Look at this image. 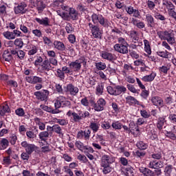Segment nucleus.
Masks as SVG:
<instances>
[{"instance_id": "nucleus-1", "label": "nucleus", "mask_w": 176, "mask_h": 176, "mask_svg": "<svg viewBox=\"0 0 176 176\" xmlns=\"http://www.w3.org/2000/svg\"><path fill=\"white\" fill-rule=\"evenodd\" d=\"M91 19L94 24L91 22H89L88 25L92 34V36H94L95 39H101V38H102V30L100 29V26L98 25L94 24H98L99 23L102 27L107 28L111 23L108 19H105V17L100 14H97L96 13H93L91 16Z\"/></svg>"}, {"instance_id": "nucleus-2", "label": "nucleus", "mask_w": 176, "mask_h": 176, "mask_svg": "<svg viewBox=\"0 0 176 176\" xmlns=\"http://www.w3.org/2000/svg\"><path fill=\"white\" fill-rule=\"evenodd\" d=\"M66 116L68 118H70V120L74 122V123H78L82 120V119H86V118H90V113L89 111H83L82 110H79L77 113L69 110L68 112L66 113Z\"/></svg>"}, {"instance_id": "nucleus-3", "label": "nucleus", "mask_w": 176, "mask_h": 176, "mask_svg": "<svg viewBox=\"0 0 176 176\" xmlns=\"http://www.w3.org/2000/svg\"><path fill=\"white\" fill-rule=\"evenodd\" d=\"M157 35L161 41H166L169 45H174L176 42L173 30L158 31Z\"/></svg>"}, {"instance_id": "nucleus-4", "label": "nucleus", "mask_w": 176, "mask_h": 176, "mask_svg": "<svg viewBox=\"0 0 176 176\" xmlns=\"http://www.w3.org/2000/svg\"><path fill=\"white\" fill-rule=\"evenodd\" d=\"M113 158L111 155H104L102 157V162L100 163L101 170L104 175L109 174L112 172V166L111 165L113 163Z\"/></svg>"}, {"instance_id": "nucleus-5", "label": "nucleus", "mask_w": 176, "mask_h": 176, "mask_svg": "<svg viewBox=\"0 0 176 176\" xmlns=\"http://www.w3.org/2000/svg\"><path fill=\"white\" fill-rule=\"evenodd\" d=\"M129 43L126 41V39L123 38V37L118 38V43H116L113 46V49L115 52L118 53H120L121 54H127L129 53Z\"/></svg>"}, {"instance_id": "nucleus-6", "label": "nucleus", "mask_w": 176, "mask_h": 176, "mask_svg": "<svg viewBox=\"0 0 176 176\" xmlns=\"http://www.w3.org/2000/svg\"><path fill=\"white\" fill-rule=\"evenodd\" d=\"M129 126L130 128L126 125H123L120 121H114L111 124V127H113L114 130H122V129H123L124 131H129V130H131V133H133V131H140L137 124L131 122ZM132 130L133 131H131Z\"/></svg>"}, {"instance_id": "nucleus-7", "label": "nucleus", "mask_w": 176, "mask_h": 176, "mask_svg": "<svg viewBox=\"0 0 176 176\" xmlns=\"http://www.w3.org/2000/svg\"><path fill=\"white\" fill-rule=\"evenodd\" d=\"M82 64L83 67H86L87 65V59H86L85 56H80L75 61L71 62L69 64V67L72 71H74V72H79L80 69H82Z\"/></svg>"}, {"instance_id": "nucleus-8", "label": "nucleus", "mask_w": 176, "mask_h": 176, "mask_svg": "<svg viewBox=\"0 0 176 176\" xmlns=\"http://www.w3.org/2000/svg\"><path fill=\"white\" fill-rule=\"evenodd\" d=\"M107 90L111 96H120L127 91V89L123 85H116L115 87L108 86Z\"/></svg>"}, {"instance_id": "nucleus-9", "label": "nucleus", "mask_w": 176, "mask_h": 176, "mask_svg": "<svg viewBox=\"0 0 176 176\" xmlns=\"http://www.w3.org/2000/svg\"><path fill=\"white\" fill-rule=\"evenodd\" d=\"M40 140H41V142H40L41 152L43 153H46V152H50V148L49 147V143H47V138L49 137V133H40L39 134Z\"/></svg>"}, {"instance_id": "nucleus-10", "label": "nucleus", "mask_w": 176, "mask_h": 176, "mask_svg": "<svg viewBox=\"0 0 176 176\" xmlns=\"http://www.w3.org/2000/svg\"><path fill=\"white\" fill-rule=\"evenodd\" d=\"M50 94V91L47 89H42L41 91H36L34 93V96H35L36 98L38 101H47L49 100V95Z\"/></svg>"}, {"instance_id": "nucleus-11", "label": "nucleus", "mask_w": 176, "mask_h": 176, "mask_svg": "<svg viewBox=\"0 0 176 176\" xmlns=\"http://www.w3.org/2000/svg\"><path fill=\"white\" fill-rule=\"evenodd\" d=\"M53 68L54 67H52L49 60L46 59L43 61L41 65H40V67H38V70L41 74H46L47 75V72H49V71H52Z\"/></svg>"}, {"instance_id": "nucleus-12", "label": "nucleus", "mask_w": 176, "mask_h": 176, "mask_svg": "<svg viewBox=\"0 0 176 176\" xmlns=\"http://www.w3.org/2000/svg\"><path fill=\"white\" fill-rule=\"evenodd\" d=\"M100 57H102L103 60H107L109 63H115V61L118 60L116 54H112L108 51H102L100 52Z\"/></svg>"}, {"instance_id": "nucleus-13", "label": "nucleus", "mask_w": 176, "mask_h": 176, "mask_svg": "<svg viewBox=\"0 0 176 176\" xmlns=\"http://www.w3.org/2000/svg\"><path fill=\"white\" fill-rule=\"evenodd\" d=\"M65 91L69 94L70 96H75L79 93V88L74 85L72 83H69L64 87Z\"/></svg>"}, {"instance_id": "nucleus-14", "label": "nucleus", "mask_w": 176, "mask_h": 176, "mask_svg": "<svg viewBox=\"0 0 176 176\" xmlns=\"http://www.w3.org/2000/svg\"><path fill=\"white\" fill-rule=\"evenodd\" d=\"M27 3L25 2L22 1L17 4L16 6L14 8V12L15 14H25L27 12Z\"/></svg>"}, {"instance_id": "nucleus-15", "label": "nucleus", "mask_w": 176, "mask_h": 176, "mask_svg": "<svg viewBox=\"0 0 176 176\" xmlns=\"http://www.w3.org/2000/svg\"><path fill=\"white\" fill-rule=\"evenodd\" d=\"M105 105H107V100L102 98H100L97 100L94 109L96 112H102L105 108Z\"/></svg>"}, {"instance_id": "nucleus-16", "label": "nucleus", "mask_w": 176, "mask_h": 176, "mask_svg": "<svg viewBox=\"0 0 176 176\" xmlns=\"http://www.w3.org/2000/svg\"><path fill=\"white\" fill-rule=\"evenodd\" d=\"M125 10L128 14L130 16H133V17H135V19L141 18V13L138 9H134V7L132 6H129L125 8Z\"/></svg>"}, {"instance_id": "nucleus-17", "label": "nucleus", "mask_w": 176, "mask_h": 176, "mask_svg": "<svg viewBox=\"0 0 176 176\" xmlns=\"http://www.w3.org/2000/svg\"><path fill=\"white\" fill-rule=\"evenodd\" d=\"M22 148H24L26 153H29L30 155H32V153L36 151V146L32 144H28V142L23 141L21 144Z\"/></svg>"}, {"instance_id": "nucleus-18", "label": "nucleus", "mask_w": 176, "mask_h": 176, "mask_svg": "<svg viewBox=\"0 0 176 176\" xmlns=\"http://www.w3.org/2000/svg\"><path fill=\"white\" fill-rule=\"evenodd\" d=\"M164 176H175L176 168L172 164H166L164 168Z\"/></svg>"}, {"instance_id": "nucleus-19", "label": "nucleus", "mask_w": 176, "mask_h": 176, "mask_svg": "<svg viewBox=\"0 0 176 176\" xmlns=\"http://www.w3.org/2000/svg\"><path fill=\"white\" fill-rule=\"evenodd\" d=\"M164 167V162L162 160H153L150 161L148 164V168L153 170L155 168H163Z\"/></svg>"}, {"instance_id": "nucleus-20", "label": "nucleus", "mask_w": 176, "mask_h": 176, "mask_svg": "<svg viewBox=\"0 0 176 176\" xmlns=\"http://www.w3.org/2000/svg\"><path fill=\"white\" fill-rule=\"evenodd\" d=\"M64 9L67 12V10H69V14H68L69 19L70 17V19H72V20L73 21L78 20V16H79V13L78 12V11H76V10H75V8H69L68 6H65Z\"/></svg>"}, {"instance_id": "nucleus-21", "label": "nucleus", "mask_w": 176, "mask_h": 176, "mask_svg": "<svg viewBox=\"0 0 176 176\" xmlns=\"http://www.w3.org/2000/svg\"><path fill=\"white\" fill-rule=\"evenodd\" d=\"M34 21H36L39 25H43V27H50V19L48 17L45 18H35Z\"/></svg>"}, {"instance_id": "nucleus-22", "label": "nucleus", "mask_w": 176, "mask_h": 176, "mask_svg": "<svg viewBox=\"0 0 176 176\" xmlns=\"http://www.w3.org/2000/svg\"><path fill=\"white\" fill-rule=\"evenodd\" d=\"M126 103L131 107H134V105H140V101L135 98L131 96H128L125 98Z\"/></svg>"}, {"instance_id": "nucleus-23", "label": "nucleus", "mask_w": 176, "mask_h": 176, "mask_svg": "<svg viewBox=\"0 0 176 176\" xmlns=\"http://www.w3.org/2000/svg\"><path fill=\"white\" fill-rule=\"evenodd\" d=\"M146 21L147 23V27L149 28H153V27L156 25L155 18H153V16L151 14H146Z\"/></svg>"}, {"instance_id": "nucleus-24", "label": "nucleus", "mask_w": 176, "mask_h": 176, "mask_svg": "<svg viewBox=\"0 0 176 176\" xmlns=\"http://www.w3.org/2000/svg\"><path fill=\"white\" fill-rule=\"evenodd\" d=\"M151 102L155 106V107H164V103L163 102V99L159 96H154L151 99Z\"/></svg>"}, {"instance_id": "nucleus-25", "label": "nucleus", "mask_w": 176, "mask_h": 176, "mask_svg": "<svg viewBox=\"0 0 176 176\" xmlns=\"http://www.w3.org/2000/svg\"><path fill=\"white\" fill-rule=\"evenodd\" d=\"M157 74L156 72L152 71L151 73L149 75H146L144 76L142 78V80H143V82H153V80H155V78H156L157 76Z\"/></svg>"}, {"instance_id": "nucleus-26", "label": "nucleus", "mask_w": 176, "mask_h": 176, "mask_svg": "<svg viewBox=\"0 0 176 176\" xmlns=\"http://www.w3.org/2000/svg\"><path fill=\"white\" fill-rule=\"evenodd\" d=\"M3 60L7 61L8 63H10V61H13V56L10 53L9 50H6L3 51L2 54Z\"/></svg>"}, {"instance_id": "nucleus-27", "label": "nucleus", "mask_w": 176, "mask_h": 176, "mask_svg": "<svg viewBox=\"0 0 176 176\" xmlns=\"http://www.w3.org/2000/svg\"><path fill=\"white\" fill-rule=\"evenodd\" d=\"M35 7L38 12H43L46 9V4L43 0H36Z\"/></svg>"}, {"instance_id": "nucleus-28", "label": "nucleus", "mask_w": 176, "mask_h": 176, "mask_svg": "<svg viewBox=\"0 0 176 176\" xmlns=\"http://www.w3.org/2000/svg\"><path fill=\"white\" fill-rule=\"evenodd\" d=\"M40 108L43 111H45L46 112H49L50 113H53V114L60 113V110L52 109L45 104H41Z\"/></svg>"}, {"instance_id": "nucleus-29", "label": "nucleus", "mask_w": 176, "mask_h": 176, "mask_svg": "<svg viewBox=\"0 0 176 176\" xmlns=\"http://www.w3.org/2000/svg\"><path fill=\"white\" fill-rule=\"evenodd\" d=\"M131 23L133 25L137 27V28H139V30H142V28H145V23H144L143 21H140L138 19L132 18Z\"/></svg>"}, {"instance_id": "nucleus-30", "label": "nucleus", "mask_w": 176, "mask_h": 176, "mask_svg": "<svg viewBox=\"0 0 176 176\" xmlns=\"http://www.w3.org/2000/svg\"><path fill=\"white\" fill-rule=\"evenodd\" d=\"M162 5L166 8L168 13H170V12H172L173 10H175V6H174L171 1L168 0L164 1L162 3Z\"/></svg>"}, {"instance_id": "nucleus-31", "label": "nucleus", "mask_w": 176, "mask_h": 176, "mask_svg": "<svg viewBox=\"0 0 176 176\" xmlns=\"http://www.w3.org/2000/svg\"><path fill=\"white\" fill-rule=\"evenodd\" d=\"M140 173L144 176H153V170L146 167H141L139 168Z\"/></svg>"}, {"instance_id": "nucleus-32", "label": "nucleus", "mask_w": 176, "mask_h": 176, "mask_svg": "<svg viewBox=\"0 0 176 176\" xmlns=\"http://www.w3.org/2000/svg\"><path fill=\"white\" fill-rule=\"evenodd\" d=\"M11 110L10 107H9V105L5 104L0 106V116H5L6 113H10Z\"/></svg>"}, {"instance_id": "nucleus-33", "label": "nucleus", "mask_w": 176, "mask_h": 176, "mask_svg": "<svg viewBox=\"0 0 176 176\" xmlns=\"http://www.w3.org/2000/svg\"><path fill=\"white\" fill-rule=\"evenodd\" d=\"M54 46L55 47V49L60 52H64L65 50V45L61 41H55L54 42Z\"/></svg>"}, {"instance_id": "nucleus-34", "label": "nucleus", "mask_w": 176, "mask_h": 176, "mask_svg": "<svg viewBox=\"0 0 176 176\" xmlns=\"http://www.w3.org/2000/svg\"><path fill=\"white\" fill-rule=\"evenodd\" d=\"M74 145L76 148L78 149V151H80L81 152H84L85 153H86L85 149H87V146H85V144H83L82 142H80V140H76Z\"/></svg>"}, {"instance_id": "nucleus-35", "label": "nucleus", "mask_w": 176, "mask_h": 176, "mask_svg": "<svg viewBox=\"0 0 176 176\" xmlns=\"http://www.w3.org/2000/svg\"><path fill=\"white\" fill-rule=\"evenodd\" d=\"M156 53L157 56L162 57V58H171V53L168 52L167 50L158 51Z\"/></svg>"}, {"instance_id": "nucleus-36", "label": "nucleus", "mask_w": 176, "mask_h": 176, "mask_svg": "<svg viewBox=\"0 0 176 176\" xmlns=\"http://www.w3.org/2000/svg\"><path fill=\"white\" fill-rule=\"evenodd\" d=\"M143 42L144 45V51L146 53H147L148 55L152 54V48L151 47V43H149V41L144 39Z\"/></svg>"}, {"instance_id": "nucleus-37", "label": "nucleus", "mask_w": 176, "mask_h": 176, "mask_svg": "<svg viewBox=\"0 0 176 176\" xmlns=\"http://www.w3.org/2000/svg\"><path fill=\"white\" fill-rule=\"evenodd\" d=\"M171 68V65H162L159 67V72L160 74H164V75H167L168 74V71Z\"/></svg>"}, {"instance_id": "nucleus-38", "label": "nucleus", "mask_w": 176, "mask_h": 176, "mask_svg": "<svg viewBox=\"0 0 176 176\" xmlns=\"http://www.w3.org/2000/svg\"><path fill=\"white\" fill-rule=\"evenodd\" d=\"M9 146V140L6 138H3L0 141V151H5Z\"/></svg>"}, {"instance_id": "nucleus-39", "label": "nucleus", "mask_w": 176, "mask_h": 176, "mask_svg": "<svg viewBox=\"0 0 176 176\" xmlns=\"http://www.w3.org/2000/svg\"><path fill=\"white\" fill-rule=\"evenodd\" d=\"M136 146L138 149H140V151H145L146 149H148V144L144 142L143 141L138 142Z\"/></svg>"}, {"instance_id": "nucleus-40", "label": "nucleus", "mask_w": 176, "mask_h": 176, "mask_svg": "<svg viewBox=\"0 0 176 176\" xmlns=\"http://www.w3.org/2000/svg\"><path fill=\"white\" fill-rule=\"evenodd\" d=\"M104 94V84L100 83L96 86V94L97 96H102Z\"/></svg>"}, {"instance_id": "nucleus-41", "label": "nucleus", "mask_w": 176, "mask_h": 176, "mask_svg": "<svg viewBox=\"0 0 176 176\" xmlns=\"http://www.w3.org/2000/svg\"><path fill=\"white\" fill-rule=\"evenodd\" d=\"M62 108H71V101L67 100L65 96H61Z\"/></svg>"}, {"instance_id": "nucleus-42", "label": "nucleus", "mask_w": 176, "mask_h": 176, "mask_svg": "<svg viewBox=\"0 0 176 176\" xmlns=\"http://www.w3.org/2000/svg\"><path fill=\"white\" fill-rule=\"evenodd\" d=\"M135 68L131 65V64L129 63H124V74L126 75L127 72H131V71H134Z\"/></svg>"}, {"instance_id": "nucleus-43", "label": "nucleus", "mask_w": 176, "mask_h": 176, "mask_svg": "<svg viewBox=\"0 0 176 176\" xmlns=\"http://www.w3.org/2000/svg\"><path fill=\"white\" fill-rule=\"evenodd\" d=\"M14 42L16 49H23V46H24L23 38H16Z\"/></svg>"}, {"instance_id": "nucleus-44", "label": "nucleus", "mask_w": 176, "mask_h": 176, "mask_svg": "<svg viewBox=\"0 0 176 176\" xmlns=\"http://www.w3.org/2000/svg\"><path fill=\"white\" fill-rule=\"evenodd\" d=\"M34 121L36 123V124H38V129L40 130H45L46 125H45L44 123L41 122V118L36 117L34 119Z\"/></svg>"}, {"instance_id": "nucleus-45", "label": "nucleus", "mask_w": 176, "mask_h": 176, "mask_svg": "<svg viewBox=\"0 0 176 176\" xmlns=\"http://www.w3.org/2000/svg\"><path fill=\"white\" fill-rule=\"evenodd\" d=\"M95 67L98 71H104L107 68V64L102 62H98L95 63Z\"/></svg>"}, {"instance_id": "nucleus-46", "label": "nucleus", "mask_w": 176, "mask_h": 176, "mask_svg": "<svg viewBox=\"0 0 176 176\" xmlns=\"http://www.w3.org/2000/svg\"><path fill=\"white\" fill-rule=\"evenodd\" d=\"M151 159L159 161L162 159V157H163V155H162V152L159 151V152L153 153L151 155Z\"/></svg>"}, {"instance_id": "nucleus-47", "label": "nucleus", "mask_w": 176, "mask_h": 176, "mask_svg": "<svg viewBox=\"0 0 176 176\" xmlns=\"http://www.w3.org/2000/svg\"><path fill=\"white\" fill-rule=\"evenodd\" d=\"M54 109H56V111H60V108H62V100L61 96H59L54 102Z\"/></svg>"}, {"instance_id": "nucleus-48", "label": "nucleus", "mask_w": 176, "mask_h": 176, "mask_svg": "<svg viewBox=\"0 0 176 176\" xmlns=\"http://www.w3.org/2000/svg\"><path fill=\"white\" fill-rule=\"evenodd\" d=\"M63 171L65 173V174H68L69 176H74V171L71 169L69 165H65L63 167Z\"/></svg>"}, {"instance_id": "nucleus-49", "label": "nucleus", "mask_w": 176, "mask_h": 176, "mask_svg": "<svg viewBox=\"0 0 176 176\" xmlns=\"http://www.w3.org/2000/svg\"><path fill=\"white\" fill-rule=\"evenodd\" d=\"M164 123H166V119L164 118H160L157 123V129H159V130H162L163 129V126H164Z\"/></svg>"}, {"instance_id": "nucleus-50", "label": "nucleus", "mask_w": 176, "mask_h": 176, "mask_svg": "<svg viewBox=\"0 0 176 176\" xmlns=\"http://www.w3.org/2000/svg\"><path fill=\"white\" fill-rule=\"evenodd\" d=\"M76 10L78 12H80V13H83L85 12H87V7L86 6L82 4V3L77 5Z\"/></svg>"}, {"instance_id": "nucleus-51", "label": "nucleus", "mask_w": 176, "mask_h": 176, "mask_svg": "<svg viewBox=\"0 0 176 176\" xmlns=\"http://www.w3.org/2000/svg\"><path fill=\"white\" fill-rule=\"evenodd\" d=\"M129 36L133 39V41H138L139 34L138 32L135 30H131L129 34Z\"/></svg>"}, {"instance_id": "nucleus-52", "label": "nucleus", "mask_w": 176, "mask_h": 176, "mask_svg": "<svg viewBox=\"0 0 176 176\" xmlns=\"http://www.w3.org/2000/svg\"><path fill=\"white\" fill-rule=\"evenodd\" d=\"M135 157H139L140 159H142V157H145L146 155V152L143 151L142 150H137L134 153Z\"/></svg>"}, {"instance_id": "nucleus-53", "label": "nucleus", "mask_w": 176, "mask_h": 176, "mask_svg": "<svg viewBox=\"0 0 176 176\" xmlns=\"http://www.w3.org/2000/svg\"><path fill=\"white\" fill-rule=\"evenodd\" d=\"M57 14L63 18V20H67V21H69V15H68V13L65 12L57 11Z\"/></svg>"}, {"instance_id": "nucleus-54", "label": "nucleus", "mask_w": 176, "mask_h": 176, "mask_svg": "<svg viewBox=\"0 0 176 176\" xmlns=\"http://www.w3.org/2000/svg\"><path fill=\"white\" fill-rule=\"evenodd\" d=\"M154 17L156 20H160V21H166V16L160 12H156L154 14Z\"/></svg>"}, {"instance_id": "nucleus-55", "label": "nucleus", "mask_w": 176, "mask_h": 176, "mask_svg": "<svg viewBox=\"0 0 176 176\" xmlns=\"http://www.w3.org/2000/svg\"><path fill=\"white\" fill-rule=\"evenodd\" d=\"M25 113V111H24V109H23L22 107H19L15 110V114L19 118H23Z\"/></svg>"}, {"instance_id": "nucleus-56", "label": "nucleus", "mask_w": 176, "mask_h": 176, "mask_svg": "<svg viewBox=\"0 0 176 176\" xmlns=\"http://www.w3.org/2000/svg\"><path fill=\"white\" fill-rule=\"evenodd\" d=\"M8 86H10V87H13L14 90H16L17 89L19 84H17V82L13 80H10L7 81Z\"/></svg>"}, {"instance_id": "nucleus-57", "label": "nucleus", "mask_w": 176, "mask_h": 176, "mask_svg": "<svg viewBox=\"0 0 176 176\" xmlns=\"http://www.w3.org/2000/svg\"><path fill=\"white\" fill-rule=\"evenodd\" d=\"M56 75L58 78H60V80L65 79V73L60 69H57Z\"/></svg>"}, {"instance_id": "nucleus-58", "label": "nucleus", "mask_w": 176, "mask_h": 176, "mask_svg": "<svg viewBox=\"0 0 176 176\" xmlns=\"http://www.w3.org/2000/svg\"><path fill=\"white\" fill-rule=\"evenodd\" d=\"M65 28L67 34H72V32L75 31V29L72 27V25L70 23H67Z\"/></svg>"}, {"instance_id": "nucleus-59", "label": "nucleus", "mask_w": 176, "mask_h": 176, "mask_svg": "<svg viewBox=\"0 0 176 176\" xmlns=\"http://www.w3.org/2000/svg\"><path fill=\"white\" fill-rule=\"evenodd\" d=\"M8 141L11 145H15L17 142V136H16L15 134H12V135L9 137Z\"/></svg>"}, {"instance_id": "nucleus-60", "label": "nucleus", "mask_w": 176, "mask_h": 176, "mask_svg": "<svg viewBox=\"0 0 176 176\" xmlns=\"http://www.w3.org/2000/svg\"><path fill=\"white\" fill-rule=\"evenodd\" d=\"M43 78L37 76H33V85L43 83Z\"/></svg>"}, {"instance_id": "nucleus-61", "label": "nucleus", "mask_w": 176, "mask_h": 176, "mask_svg": "<svg viewBox=\"0 0 176 176\" xmlns=\"http://www.w3.org/2000/svg\"><path fill=\"white\" fill-rule=\"evenodd\" d=\"M3 35L4 37H6V39H14V36L13 34V32H4L3 33Z\"/></svg>"}, {"instance_id": "nucleus-62", "label": "nucleus", "mask_w": 176, "mask_h": 176, "mask_svg": "<svg viewBox=\"0 0 176 176\" xmlns=\"http://www.w3.org/2000/svg\"><path fill=\"white\" fill-rule=\"evenodd\" d=\"M140 96H142L144 100H148V97H149V91L146 90V89H142Z\"/></svg>"}, {"instance_id": "nucleus-63", "label": "nucleus", "mask_w": 176, "mask_h": 176, "mask_svg": "<svg viewBox=\"0 0 176 176\" xmlns=\"http://www.w3.org/2000/svg\"><path fill=\"white\" fill-rule=\"evenodd\" d=\"M146 3L149 10H153V9L156 8V4H155V2L151 0H148Z\"/></svg>"}, {"instance_id": "nucleus-64", "label": "nucleus", "mask_w": 176, "mask_h": 176, "mask_svg": "<svg viewBox=\"0 0 176 176\" xmlns=\"http://www.w3.org/2000/svg\"><path fill=\"white\" fill-rule=\"evenodd\" d=\"M163 174V171H162V168H155L153 170V176H162Z\"/></svg>"}]
</instances>
